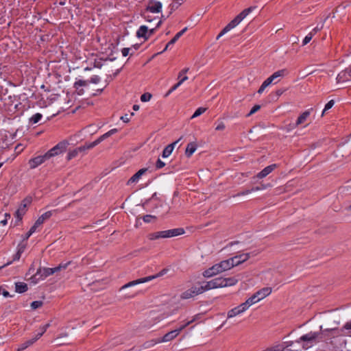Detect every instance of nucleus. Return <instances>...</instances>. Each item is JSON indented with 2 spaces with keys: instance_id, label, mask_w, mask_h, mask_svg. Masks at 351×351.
<instances>
[{
  "instance_id": "1",
  "label": "nucleus",
  "mask_w": 351,
  "mask_h": 351,
  "mask_svg": "<svg viewBox=\"0 0 351 351\" xmlns=\"http://www.w3.org/2000/svg\"><path fill=\"white\" fill-rule=\"evenodd\" d=\"M232 268L229 260H224L206 269L203 272V276L205 278H211Z\"/></svg>"
},
{
  "instance_id": "2",
  "label": "nucleus",
  "mask_w": 351,
  "mask_h": 351,
  "mask_svg": "<svg viewBox=\"0 0 351 351\" xmlns=\"http://www.w3.org/2000/svg\"><path fill=\"white\" fill-rule=\"evenodd\" d=\"M256 7H250L243 10L221 30V32L217 36V39H219L226 33L238 25Z\"/></svg>"
},
{
  "instance_id": "3",
  "label": "nucleus",
  "mask_w": 351,
  "mask_h": 351,
  "mask_svg": "<svg viewBox=\"0 0 351 351\" xmlns=\"http://www.w3.org/2000/svg\"><path fill=\"white\" fill-rule=\"evenodd\" d=\"M184 233L183 228H175L167 230L159 231L156 232L150 233L147 235L149 240H156L158 239H166L171 238L179 235H182Z\"/></svg>"
},
{
  "instance_id": "4",
  "label": "nucleus",
  "mask_w": 351,
  "mask_h": 351,
  "mask_svg": "<svg viewBox=\"0 0 351 351\" xmlns=\"http://www.w3.org/2000/svg\"><path fill=\"white\" fill-rule=\"evenodd\" d=\"M317 336V333L311 332L302 336L299 339L295 341V343L300 344L302 349H308L313 346Z\"/></svg>"
},
{
  "instance_id": "5",
  "label": "nucleus",
  "mask_w": 351,
  "mask_h": 351,
  "mask_svg": "<svg viewBox=\"0 0 351 351\" xmlns=\"http://www.w3.org/2000/svg\"><path fill=\"white\" fill-rule=\"evenodd\" d=\"M69 145V143L67 141H62L60 142L53 148L49 149L47 153H45V158H48V159H49L51 157L58 156L64 152Z\"/></svg>"
},
{
  "instance_id": "6",
  "label": "nucleus",
  "mask_w": 351,
  "mask_h": 351,
  "mask_svg": "<svg viewBox=\"0 0 351 351\" xmlns=\"http://www.w3.org/2000/svg\"><path fill=\"white\" fill-rule=\"evenodd\" d=\"M257 254V253L254 252H249V253H245L239 255H237L235 256H233L230 258H228L229 261L230 262L232 267H234V266H237L245 261H247L251 256H254Z\"/></svg>"
},
{
  "instance_id": "7",
  "label": "nucleus",
  "mask_w": 351,
  "mask_h": 351,
  "mask_svg": "<svg viewBox=\"0 0 351 351\" xmlns=\"http://www.w3.org/2000/svg\"><path fill=\"white\" fill-rule=\"evenodd\" d=\"M161 274H162L160 273V274H156V275L149 276H147V277H145V278H141L136 279L135 280L130 281L128 283H127V284L124 285L123 286H122L120 288L119 291H123V290H124V289H125L127 288H129V287H131L139 285V284H142V283L149 282V281L156 278L157 277L160 276Z\"/></svg>"
},
{
  "instance_id": "8",
  "label": "nucleus",
  "mask_w": 351,
  "mask_h": 351,
  "mask_svg": "<svg viewBox=\"0 0 351 351\" xmlns=\"http://www.w3.org/2000/svg\"><path fill=\"white\" fill-rule=\"evenodd\" d=\"M203 289L200 287L193 286L190 289L184 291L180 295V298L182 300H188L193 298L194 297L203 293Z\"/></svg>"
},
{
  "instance_id": "9",
  "label": "nucleus",
  "mask_w": 351,
  "mask_h": 351,
  "mask_svg": "<svg viewBox=\"0 0 351 351\" xmlns=\"http://www.w3.org/2000/svg\"><path fill=\"white\" fill-rule=\"evenodd\" d=\"M203 289V292L206 291H208L213 289L217 288H223V285L221 284V277L216 278L210 281L206 282V284L203 286H201Z\"/></svg>"
},
{
  "instance_id": "10",
  "label": "nucleus",
  "mask_w": 351,
  "mask_h": 351,
  "mask_svg": "<svg viewBox=\"0 0 351 351\" xmlns=\"http://www.w3.org/2000/svg\"><path fill=\"white\" fill-rule=\"evenodd\" d=\"M337 83H344L351 80V66L341 71L337 78Z\"/></svg>"
},
{
  "instance_id": "11",
  "label": "nucleus",
  "mask_w": 351,
  "mask_h": 351,
  "mask_svg": "<svg viewBox=\"0 0 351 351\" xmlns=\"http://www.w3.org/2000/svg\"><path fill=\"white\" fill-rule=\"evenodd\" d=\"M288 74V71L286 69H282L276 71L270 77H269L265 81L270 85L271 84L274 83V84L278 83L279 82L278 80H276L278 77H282Z\"/></svg>"
},
{
  "instance_id": "12",
  "label": "nucleus",
  "mask_w": 351,
  "mask_h": 351,
  "mask_svg": "<svg viewBox=\"0 0 351 351\" xmlns=\"http://www.w3.org/2000/svg\"><path fill=\"white\" fill-rule=\"evenodd\" d=\"M178 330H171L167 333H166L162 337L157 339L154 344L159 343H164V342H168L173 340L176 339L178 335Z\"/></svg>"
},
{
  "instance_id": "13",
  "label": "nucleus",
  "mask_w": 351,
  "mask_h": 351,
  "mask_svg": "<svg viewBox=\"0 0 351 351\" xmlns=\"http://www.w3.org/2000/svg\"><path fill=\"white\" fill-rule=\"evenodd\" d=\"M90 149L88 144H86L83 146L77 147L73 150L69 152L67 155V160H70L72 158L76 157L80 153H84L86 150Z\"/></svg>"
},
{
  "instance_id": "14",
  "label": "nucleus",
  "mask_w": 351,
  "mask_h": 351,
  "mask_svg": "<svg viewBox=\"0 0 351 351\" xmlns=\"http://www.w3.org/2000/svg\"><path fill=\"white\" fill-rule=\"evenodd\" d=\"M146 10L152 13L160 12L162 10V3L158 1L150 0L149 1Z\"/></svg>"
},
{
  "instance_id": "15",
  "label": "nucleus",
  "mask_w": 351,
  "mask_h": 351,
  "mask_svg": "<svg viewBox=\"0 0 351 351\" xmlns=\"http://www.w3.org/2000/svg\"><path fill=\"white\" fill-rule=\"evenodd\" d=\"M49 160L48 158H45V154L43 156H38L29 160L28 164L30 169H35L38 166L43 164L45 160Z\"/></svg>"
},
{
  "instance_id": "16",
  "label": "nucleus",
  "mask_w": 351,
  "mask_h": 351,
  "mask_svg": "<svg viewBox=\"0 0 351 351\" xmlns=\"http://www.w3.org/2000/svg\"><path fill=\"white\" fill-rule=\"evenodd\" d=\"M52 215V211H47L43 214L36 221L32 228H34V231L36 232L37 228L40 227L45 221L49 219Z\"/></svg>"
},
{
  "instance_id": "17",
  "label": "nucleus",
  "mask_w": 351,
  "mask_h": 351,
  "mask_svg": "<svg viewBox=\"0 0 351 351\" xmlns=\"http://www.w3.org/2000/svg\"><path fill=\"white\" fill-rule=\"evenodd\" d=\"M53 274H55L53 268H48V267L41 268L40 267L37 270L34 277L40 276V278H47V276H51Z\"/></svg>"
},
{
  "instance_id": "18",
  "label": "nucleus",
  "mask_w": 351,
  "mask_h": 351,
  "mask_svg": "<svg viewBox=\"0 0 351 351\" xmlns=\"http://www.w3.org/2000/svg\"><path fill=\"white\" fill-rule=\"evenodd\" d=\"M247 311L242 304L237 306V307L232 308L227 313V317L228 319L232 318L243 312Z\"/></svg>"
},
{
  "instance_id": "19",
  "label": "nucleus",
  "mask_w": 351,
  "mask_h": 351,
  "mask_svg": "<svg viewBox=\"0 0 351 351\" xmlns=\"http://www.w3.org/2000/svg\"><path fill=\"white\" fill-rule=\"evenodd\" d=\"M276 168V165L273 164L271 165H269L264 168L261 172H259L256 177L259 179H262L265 177H266L267 175H269L271 172H272Z\"/></svg>"
},
{
  "instance_id": "20",
  "label": "nucleus",
  "mask_w": 351,
  "mask_h": 351,
  "mask_svg": "<svg viewBox=\"0 0 351 351\" xmlns=\"http://www.w3.org/2000/svg\"><path fill=\"white\" fill-rule=\"evenodd\" d=\"M147 171V168H143L138 170L134 175H133L128 181V184L138 182L141 177Z\"/></svg>"
},
{
  "instance_id": "21",
  "label": "nucleus",
  "mask_w": 351,
  "mask_h": 351,
  "mask_svg": "<svg viewBox=\"0 0 351 351\" xmlns=\"http://www.w3.org/2000/svg\"><path fill=\"white\" fill-rule=\"evenodd\" d=\"M271 293V289L270 287H265L257 292L255 293V295H256L257 298L259 299V301L267 295H269Z\"/></svg>"
},
{
  "instance_id": "22",
  "label": "nucleus",
  "mask_w": 351,
  "mask_h": 351,
  "mask_svg": "<svg viewBox=\"0 0 351 351\" xmlns=\"http://www.w3.org/2000/svg\"><path fill=\"white\" fill-rule=\"evenodd\" d=\"M221 284L223 285V287H230L236 285L238 282V279L234 277L231 278H221Z\"/></svg>"
},
{
  "instance_id": "23",
  "label": "nucleus",
  "mask_w": 351,
  "mask_h": 351,
  "mask_svg": "<svg viewBox=\"0 0 351 351\" xmlns=\"http://www.w3.org/2000/svg\"><path fill=\"white\" fill-rule=\"evenodd\" d=\"M197 145L196 143H195V142L189 143L187 145L186 150H185V155L186 156V157L190 158L192 156V154L195 152V150L197 149Z\"/></svg>"
},
{
  "instance_id": "24",
  "label": "nucleus",
  "mask_w": 351,
  "mask_h": 351,
  "mask_svg": "<svg viewBox=\"0 0 351 351\" xmlns=\"http://www.w3.org/2000/svg\"><path fill=\"white\" fill-rule=\"evenodd\" d=\"M187 30V27L184 28L182 30L176 34V36L167 44L165 48L164 49L163 51H166L170 45H173L182 35Z\"/></svg>"
},
{
  "instance_id": "25",
  "label": "nucleus",
  "mask_w": 351,
  "mask_h": 351,
  "mask_svg": "<svg viewBox=\"0 0 351 351\" xmlns=\"http://www.w3.org/2000/svg\"><path fill=\"white\" fill-rule=\"evenodd\" d=\"M259 299L257 298L255 293L252 295L250 298H249L245 302L242 303L243 306L247 310L252 304L258 302Z\"/></svg>"
},
{
  "instance_id": "26",
  "label": "nucleus",
  "mask_w": 351,
  "mask_h": 351,
  "mask_svg": "<svg viewBox=\"0 0 351 351\" xmlns=\"http://www.w3.org/2000/svg\"><path fill=\"white\" fill-rule=\"evenodd\" d=\"M148 28L145 25H142L139 27L136 32V36L138 38H143L145 40L148 39L149 36H147Z\"/></svg>"
},
{
  "instance_id": "27",
  "label": "nucleus",
  "mask_w": 351,
  "mask_h": 351,
  "mask_svg": "<svg viewBox=\"0 0 351 351\" xmlns=\"http://www.w3.org/2000/svg\"><path fill=\"white\" fill-rule=\"evenodd\" d=\"M178 143V141H175L173 142V143H171L169 145H168L164 149H163V152H162V157L163 158H167L169 156H170V154L172 153L173 149H174V147L175 145Z\"/></svg>"
},
{
  "instance_id": "28",
  "label": "nucleus",
  "mask_w": 351,
  "mask_h": 351,
  "mask_svg": "<svg viewBox=\"0 0 351 351\" xmlns=\"http://www.w3.org/2000/svg\"><path fill=\"white\" fill-rule=\"evenodd\" d=\"M310 114L309 111L304 112L298 118L296 123L294 124L293 128L298 127L299 125L302 124L306 120Z\"/></svg>"
},
{
  "instance_id": "29",
  "label": "nucleus",
  "mask_w": 351,
  "mask_h": 351,
  "mask_svg": "<svg viewBox=\"0 0 351 351\" xmlns=\"http://www.w3.org/2000/svg\"><path fill=\"white\" fill-rule=\"evenodd\" d=\"M27 285L25 282H18L15 283V291L23 293L27 291Z\"/></svg>"
},
{
  "instance_id": "30",
  "label": "nucleus",
  "mask_w": 351,
  "mask_h": 351,
  "mask_svg": "<svg viewBox=\"0 0 351 351\" xmlns=\"http://www.w3.org/2000/svg\"><path fill=\"white\" fill-rule=\"evenodd\" d=\"M26 210H27V207L25 206V204H21L19 208L17 209V210L15 213V216L16 217V218L19 221H21L23 216L26 213Z\"/></svg>"
},
{
  "instance_id": "31",
  "label": "nucleus",
  "mask_w": 351,
  "mask_h": 351,
  "mask_svg": "<svg viewBox=\"0 0 351 351\" xmlns=\"http://www.w3.org/2000/svg\"><path fill=\"white\" fill-rule=\"evenodd\" d=\"M37 341V338L33 337L32 339L24 342L21 345V346L19 348L20 350H23L26 348H27L29 346L34 343Z\"/></svg>"
},
{
  "instance_id": "32",
  "label": "nucleus",
  "mask_w": 351,
  "mask_h": 351,
  "mask_svg": "<svg viewBox=\"0 0 351 351\" xmlns=\"http://www.w3.org/2000/svg\"><path fill=\"white\" fill-rule=\"evenodd\" d=\"M107 138H108V135H106V134L105 133L104 134L101 135L99 138H98L95 141H93L90 143H88L89 147L90 149L93 148L94 147H95L96 145L99 144L101 142H102L104 140H105Z\"/></svg>"
},
{
  "instance_id": "33",
  "label": "nucleus",
  "mask_w": 351,
  "mask_h": 351,
  "mask_svg": "<svg viewBox=\"0 0 351 351\" xmlns=\"http://www.w3.org/2000/svg\"><path fill=\"white\" fill-rule=\"evenodd\" d=\"M71 264V262H66V263H61L58 266L53 267L55 274L58 273L62 270L66 269L68 266Z\"/></svg>"
},
{
  "instance_id": "34",
  "label": "nucleus",
  "mask_w": 351,
  "mask_h": 351,
  "mask_svg": "<svg viewBox=\"0 0 351 351\" xmlns=\"http://www.w3.org/2000/svg\"><path fill=\"white\" fill-rule=\"evenodd\" d=\"M50 326V323H47L45 325L41 326L40 328V332H38L36 336H35V338H37V340L39 339L46 332V330H47V328Z\"/></svg>"
},
{
  "instance_id": "35",
  "label": "nucleus",
  "mask_w": 351,
  "mask_h": 351,
  "mask_svg": "<svg viewBox=\"0 0 351 351\" xmlns=\"http://www.w3.org/2000/svg\"><path fill=\"white\" fill-rule=\"evenodd\" d=\"M42 114L40 113H36L34 114L30 119L29 121L32 123H38L42 118Z\"/></svg>"
},
{
  "instance_id": "36",
  "label": "nucleus",
  "mask_w": 351,
  "mask_h": 351,
  "mask_svg": "<svg viewBox=\"0 0 351 351\" xmlns=\"http://www.w3.org/2000/svg\"><path fill=\"white\" fill-rule=\"evenodd\" d=\"M206 110V108L200 107V108H197L195 110V112H194V114L192 115L191 119H194L195 117H199V115L203 114Z\"/></svg>"
},
{
  "instance_id": "37",
  "label": "nucleus",
  "mask_w": 351,
  "mask_h": 351,
  "mask_svg": "<svg viewBox=\"0 0 351 351\" xmlns=\"http://www.w3.org/2000/svg\"><path fill=\"white\" fill-rule=\"evenodd\" d=\"M88 84V81L80 80H78V81L75 82L74 87L76 89H78L79 87H80V86H86Z\"/></svg>"
},
{
  "instance_id": "38",
  "label": "nucleus",
  "mask_w": 351,
  "mask_h": 351,
  "mask_svg": "<svg viewBox=\"0 0 351 351\" xmlns=\"http://www.w3.org/2000/svg\"><path fill=\"white\" fill-rule=\"evenodd\" d=\"M43 305L42 301H34L31 303V307L33 310L37 309Z\"/></svg>"
},
{
  "instance_id": "39",
  "label": "nucleus",
  "mask_w": 351,
  "mask_h": 351,
  "mask_svg": "<svg viewBox=\"0 0 351 351\" xmlns=\"http://www.w3.org/2000/svg\"><path fill=\"white\" fill-rule=\"evenodd\" d=\"M152 95L149 93H145L141 96V100L143 102L149 101L152 98Z\"/></svg>"
},
{
  "instance_id": "40",
  "label": "nucleus",
  "mask_w": 351,
  "mask_h": 351,
  "mask_svg": "<svg viewBox=\"0 0 351 351\" xmlns=\"http://www.w3.org/2000/svg\"><path fill=\"white\" fill-rule=\"evenodd\" d=\"M334 104H335L334 100H330V101H329L326 104V106H325V107H324V110H323V112H322V116H323V115L324 114V113H325V112H326V110H328L330 109V108L333 106Z\"/></svg>"
},
{
  "instance_id": "41",
  "label": "nucleus",
  "mask_w": 351,
  "mask_h": 351,
  "mask_svg": "<svg viewBox=\"0 0 351 351\" xmlns=\"http://www.w3.org/2000/svg\"><path fill=\"white\" fill-rule=\"evenodd\" d=\"M269 84L265 80L261 86H260L259 89L258 90V94H262L264 91V90L268 86Z\"/></svg>"
},
{
  "instance_id": "42",
  "label": "nucleus",
  "mask_w": 351,
  "mask_h": 351,
  "mask_svg": "<svg viewBox=\"0 0 351 351\" xmlns=\"http://www.w3.org/2000/svg\"><path fill=\"white\" fill-rule=\"evenodd\" d=\"M313 36V32H311L307 36H306L304 39L303 40L302 45H305L307 43H308L311 41V40L312 39Z\"/></svg>"
},
{
  "instance_id": "43",
  "label": "nucleus",
  "mask_w": 351,
  "mask_h": 351,
  "mask_svg": "<svg viewBox=\"0 0 351 351\" xmlns=\"http://www.w3.org/2000/svg\"><path fill=\"white\" fill-rule=\"evenodd\" d=\"M261 108V106L260 105H255L252 109L250 111V112L247 114V117H250L251 115H252L253 114H254L255 112H256L258 110H259Z\"/></svg>"
},
{
  "instance_id": "44",
  "label": "nucleus",
  "mask_w": 351,
  "mask_h": 351,
  "mask_svg": "<svg viewBox=\"0 0 351 351\" xmlns=\"http://www.w3.org/2000/svg\"><path fill=\"white\" fill-rule=\"evenodd\" d=\"M195 321V319H192L191 321H189L188 322H186L185 324L182 325V326H180V327L179 328H177L175 330H178V335H179L180 333V332L184 329L187 326H189L190 324H191L192 322H193Z\"/></svg>"
},
{
  "instance_id": "45",
  "label": "nucleus",
  "mask_w": 351,
  "mask_h": 351,
  "mask_svg": "<svg viewBox=\"0 0 351 351\" xmlns=\"http://www.w3.org/2000/svg\"><path fill=\"white\" fill-rule=\"evenodd\" d=\"M180 85H181V84L179 82L177 84H176L175 85H173L171 87V88L167 93L166 96H168L169 95H170L173 91L176 90Z\"/></svg>"
},
{
  "instance_id": "46",
  "label": "nucleus",
  "mask_w": 351,
  "mask_h": 351,
  "mask_svg": "<svg viewBox=\"0 0 351 351\" xmlns=\"http://www.w3.org/2000/svg\"><path fill=\"white\" fill-rule=\"evenodd\" d=\"M100 81V77L98 75H93L91 77L89 82L93 83V84H97Z\"/></svg>"
},
{
  "instance_id": "47",
  "label": "nucleus",
  "mask_w": 351,
  "mask_h": 351,
  "mask_svg": "<svg viewBox=\"0 0 351 351\" xmlns=\"http://www.w3.org/2000/svg\"><path fill=\"white\" fill-rule=\"evenodd\" d=\"M165 166V163L162 161L160 159H158L156 167L157 169H161Z\"/></svg>"
},
{
  "instance_id": "48",
  "label": "nucleus",
  "mask_w": 351,
  "mask_h": 351,
  "mask_svg": "<svg viewBox=\"0 0 351 351\" xmlns=\"http://www.w3.org/2000/svg\"><path fill=\"white\" fill-rule=\"evenodd\" d=\"M32 202V197H26L25 198L22 202H21V204H25V206L27 207V206H29Z\"/></svg>"
},
{
  "instance_id": "49",
  "label": "nucleus",
  "mask_w": 351,
  "mask_h": 351,
  "mask_svg": "<svg viewBox=\"0 0 351 351\" xmlns=\"http://www.w3.org/2000/svg\"><path fill=\"white\" fill-rule=\"evenodd\" d=\"M226 125L223 122H220L217 127L215 128V130L217 131H222L225 129Z\"/></svg>"
},
{
  "instance_id": "50",
  "label": "nucleus",
  "mask_w": 351,
  "mask_h": 351,
  "mask_svg": "<svg viewBox=\"0 0 351 351\" xmlns=\"http://www.w3.org/2000/svg\"><path fill=\"white\" fill-rule=\"evenodd\" d=\"M152 218H155V217L152 216V215H145L143 217V221L146 223H149L151 221V219Z\"/></svg>"
},
{
  "instance_id": "51",
  "label": "nucleus",
  "mask_w": 351,
  "mask_h": 351,
  "mask_svg": "<svg viewBox=\"0 0 351 351\" xmlns=\"http://www.w3.org/2000/svg\"><path fill=\"white\" fill-rule=\"evenodd\" d=\"M34 232H35L34 228H31L30 230L25 234L24 240H27Z\"/></svg>"
},
{
  "instance_id": "52",
  "label": "nucleus",
  "mask_w": 351,
  "mask_h": 351,
  "mask_svg": "<svg viewBox=\"0 0 351 351\" xmlns=\"http://www.w3.org/2000/svg\"><path fill=\"white\" fill-rule=\"evenodd\" d=\"M251 192V190L250 189H246L241 193H239L238 194H237L236 195H234V197H236V196H240V195H248L250 194Z\"/></svg>"
},
{
  "instance_id": "53",
  "label": "nucleus",
  "mask_w": 351,
  "mask_h": 351,
  "mask_svg": "<svg viewBox=\"0 0 351 351\" xmlns=\"http://www.w3.org/2000/svg\"><path fill=\"white\" fill-rule=\"evenodd\" d=\"M117 131H118L117 129L114 128V129H112V130H109L106 134V135H108V137H110L111 135L117 133Z\"/></svg>"
},
{
  "instance_id": "54",
  "label": "nucleus",
  "mask_w": 351,
  "mask_h": 351,
  "mask_svg": "<svg viewBox=\"0 0 351 351\" xmlns=\"http://www.w3.org/2000/svg\"><path fill=\"white\" fill-rule=\"evenodd\" d=\"M121 119L125 123H128L130 121V117L127 114L121 117Z\"/></svg>"
},
{
  "instance_id": "55",
  "label": "nucleus",
  "mask_w": 351,
  "mask_h": 351,
  "mask_svg": "<svg viewBox=\"0 0 351 351\" xmlns=\"http://www.w3.org/2000/svg\"><path fill=\"white\" fill-rule=\"evenodd\" d=\"M25 248V245H19V247H18V251H17L18 253L21 254L24 252Z\"/></svg>"
},
{
  "instance_id": "56",
  "label": "nucleus",
  "mask_w": 351,
  "mask_h": 351,
  "mask_svg": "<svg viewBox=\"0 0 351 351\" xmlns=\"http://www.w3.org/2000/svg\"><path fill=\"white\" fill-rule=\"evenodd\" d=\"M130 50V48H123L121 51L122 55L123 56H127L129 54Z\"/></svg>"
},
{
  "instance_id": "57",
  "label": "nucleus",
  "mask_w": 351,
  "mask_h": 351,
  "mask_svg": "<svg viewBox=\"0 0 351 351\" xmlns=\"http://www.w3.org/2000/svg\"><path fill=\"white\" fill-rule=\"evenodd\" d=\"M189 71V68H186V69H182L178 74V78H180L182 75H184L185 73H186Z\"/></svg>"
},
{
  "instance_id": "58",
  "label": "nucleus",
  "mask_w": 351,
  "mask_h": 351,
  "mask_svg": "<svg viewBox=\"0 0 351 351\" xmlns=\"http://www.w3.org/2000/svg\"><path fill=\"white\" fill-rule=\"evenodd\" d=\"M343 328L346 330H351V322H347L344 326Z\"/></svg>"
},
{
  "instance_id": "59",
  "label": "nucleus",
  "mask_w": 351,
  "mask_h": 351,
  "mask_svg": "<svg viewBox=\"0 0 351 351\" xmlns=\"http://www.w3.org/2000/svg\"><path fill=\"white\" fill-rule=\"evenodd\" d=\"M269 186H271V185L269 184H261V186H259V189L261 190H264Z\"/></svg>"
},
{
  "instance_id": "60",
  "label": "nucleus",
  "mask_w": 351,
  "mask_h": 351,
  "mask_svg": "<svg viewBox=\"0 0 351 351\" xmlns=\"http://www.w3.org/2000/svg\"><path fill=\"white\" fill-rule=\"evenodd\" d=\"M1 293H2V295L4 296V297H9L10 296V293L8 291H7L6 290L3 289L1 291Z\"/></svg>"
},
{
  "instance_id": "61",
  "label": "nucleus",
  "mask_w": 351,
  "mask_h": 351,
  "mask_svg": "<svg viewBox=\"0 0 351 351\" xmlns=\"http://www.w3.org/2000/svg\"><path fill=\"white\" fill-rule=\"evenodd\" d=\"M285 92L284 90L282 89H278L276 90V95L279 97L281 95H282V93Z\"/></svg>"
},
{
  "instance_id": "62",
  "label": "nucleus",
  "mask_w": 351,
  "mask_h": 351,
  "mask_svg": "<svg viewBox=\"0 0 351 351\" xmlns=\"http://www.w3.org/2000/svg\"><path fill=\"white\" fill-rule=\"evenodd\" d=\"M21 254L18 253V252L14 254L13 260L14 261H18L20 259Z\"/></svg>"
},
{
  "instance_id": "63",
  "label": "nucleus",
  "mask_w": 351,
  "mask_h": 351,
  "mask_svg": "<svg viewBox=\"0 0 351 351\" xmlns=\"http://www.w3.org/2000/svg\"><path fill=\"white\" fill-rule=\"evenodd\" d=\"M188 80V77L187 76H184L183 77L180 81L179 82H180V84H182L184 81L187 80Z\"/></svg>"
},
{
  "instance_id": "64",
  "label": "nucleus",
  "mask_w": 351,
  "mask_h": 351,
  "mask_svg": "<svg viewBox=\"0 0 351 351\" xmlns=\"http://www.w3.org/2000/svg\"><path fill=\"white\" fill-rule=\"evenodd\" d=\"M250 190H251V192L261 191V189H259V186L253 187Z\"/></svg>"
}]
</instances>
